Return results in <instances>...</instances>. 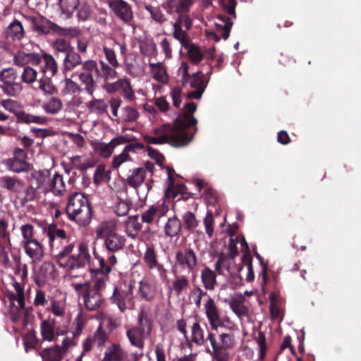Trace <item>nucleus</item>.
Returning <instances> with one entry per match:
<instances>
[{
	"instance_id": "35",
	"label": "nucleus",
	"mask_w": 361,
	"mask_h": 361,
	"mask_svg": "<svg viewBox=\"0 0 361 361\" xmlns=\"http://www.w3.org/2000/svg\"><path fill=\"white\" fill-rule=\"evenodd\" d=\"M39 354L43 361H61L63 352L60 345H55L54 347L44 348Z\"/></svg>"
},
{
	"instance_id": "50",
	"label": "nucleus",
	"mask_w": 361,
	"mask_h": 361,
	"mask_svg": "<svg viewBox=\"0 0 361 361\" xmlns=\"http://www.w3.org/2000/svg\"><path fill=\"white\" fill-rule=\"evenodd\" d=\"M51 78L43 75L39 80V88L45 94L53 95L57 92V88L53 84Z\"/></svg>"
},
{
	"instance_id": "26",
	"label": "nucleus",
	"mask_w": 361,
	"mask_h": 361,
	"mask_svg": "<svg viewBox=\"0 0 361 361\" xmlns=\"http://www.w3.org/2000/svg\"><path fill=\"white\" fill-rule=\"evenodd\" d=\"M25 35L24 27L18 20L12 21L4 32V37L8 42L20 41L24 37Z\"/></svg>"
},
{
	"instance_id": "56",
	"label": "nucleus",
	"mask_w": 361,
	"mask_h": 361,
	"mask_svg": "<svg viewBox=\"0 0 361 361\" xmlns=\"http://www.w3.org/2000/svg\"><path fill=\"white\" fill-rule=\"evenodd\" d=\"M53 48L54 49L55 53H63L65 56L72 49L70 42L64 39L59 38L56 39L53 42Z\"/></svg>"
},
{
	"instance_id": "25",
	"label": "nucleus",
	"mask_w": 361,
	"mask_h": 361,
	"mask_svg": "<svg viewBox=\"0 0 361 361\" xmlns=\"http://www.w3.org/2000/svg\"><path fill=\"white\" fill-rule=\"evenodd\" d=\"M109 92H120L128 101H133L135 99L130 80L127 78L119 79L116 82L110 84Z\"/></svg>"
},
{
	"instance_id": "28",
	"label": "nucleus",
	"mask_w": 361,
	"mask_h": 361,
	"mask_svg": "<svg viewBox=\"0 0 361 361\" xmlns=\"http://www.w3.org/2000/svg\"><path fill=\"white\" fill-rule=\"evenodd\" d=\"M166 169L168 174L169 192L172 193L173 198L178 197L177 200H180V199L187 200L188 197L184 195V190L186 189L185 186L181 184H178L177 186L175 185V179L173 176L175 172L174 169L170 166H167Z\"/></svg>"
},
{
	"instance_id": "46",
	"label": "nucleus",
	"mask_w": 361,
	"mask_h": 361,
	"mask_svg": "<svg viewBox=\"0 0 361 361\" xmlns=\"http://www.w3.org/2000/svg\"><path fill=\"white\" fill-rule=\"evenodd\" d=\"M132 207V202L130 199L123 200L118 197L114 206V212L118 216H126Z\"/></svg>"
},
{
	"instance_id": "3",
	"label": "nucleus",
	"mask_w": 361,
	"mask_h": 361,
	"mask_svg": "<svg viewBox=\"0 0 361 361\" xmlns=\"http://www.w3.org/2000/svg\"><path fill=\"white\" fill-rule=\"evenodd\" d=\"M66 210L70 219L80 225L85 226L91 221V205L87 197L80 192H74L69 196Z\"/></svg>"
},
{
	"instance_id": "12",
	"label": "nucleus",
	"mask_w": 361,
	"mask_h": 361,
	"mask_svg": "<svg viewBox=\"0 0 361 361\" xmlns=\"http://www.w3.org/2000/svg\"><path fill=\"white\" fill-rule=\"evenodd\" d=\"M27 154L25 149L16 147L13 152V157L7 159L4 164L8 171L15 173H29L33 165L27 161Z\"/></svg>"
},
{
	"instance_id": "39",
	"label": "nucleus",
	"mask_w": 361,
	"mask_h": 361,
	"mask_svg": "<svg viewBox=\"0 0 361 361\" xmlns=\"http://www.w3.org/2000/svg\"><path fill=\"white\" fill-rule=\"evenodd\" d=\"M116 227L117 223L114 219L104 221L97 230V236L104 238L111 233H117L116 232Z\"/></svg>"
},
{
	"instance_id": "7",
	"label": "nucleus",
	"mask_w": 361,
	"mask_h": 361,
	"mask_svg": "<svg viewBox=\"0 0 361 361\" xmlns=\"http://www.w3.org/2000/svg\"><path fill=\"white\" fill-rule=\"evenodd\" d=\"M134 284L133 281H124L120 286L114 288L109 300L121 312L128 309L132 310L135 306Z\"/></svg>"
},
{
	"instance_id": "51",
	"label": "nucleus",
	"mask_w": 361,
	"mask_h": 361,
	"mask_svg": "<svg viewBox=\"0 0 361 361\" xmlns=\"http://www.w3.org/2000/svg\"><path fill=\"white\" fill-rule=\"evenodd\" d=\"M188 286V278L186 276H178L172 283V290L176 295H180Z\"/></svg>"
},
{
	"instance_id": "2",
	"label": "nucleus",
	"mask_w": 361,
	"mask_h": 361,
	"mask_svg": "<svg viewBox=\"0 0 361 361\" xmlns=\"http://www.w3.org/2000/svg\"><path fill=\"white\" fill-rule=\"evenodd\" d=\"M106 277L97 276L92 283H80L76 286V290L81 291L84 305L89 311L99 309L104 301L102 292L106 288Z\"/></svg>"
},
{
	"instance_id": "16",
	"label": "nucleus",
	"mask_w": 361,
	"mask_h": 361,
	"mask_svg": "<svg viewBox=\"0 0 361 361\" xmlns=\"http://www.w3.org/2000/svg\"><path fill=\"white\" fill-rule=\"evenodd\" d=\"M30 176L27 177L28 184L27 187L32 188V192L30 197L31 202L35 201L37 197V190L45 188L49 171L47 170L31 169Z\"/></svg>"
},
{
	"instance_id": "10",
	"label": "nucleus",
	"mask_w": 361,
	"mask_h": 361,
	"mask_svg": "<svg viewBox=\"0 0 361 361\" xmlns=\"http://www.w3.org/2000/svg\"><path fill=\"white\" fill-rule=\"evenodd\" d=\"M197 256L191 247H185L176 251L172 273L176 276L186 271L193 272L197 266Z\"/></svg>"
},
{
	"instance_id": "64",
	"label": "nucleus",
	"mask_w": 361,
	"mask_h": 361,
	"mask_svg": "<svg viewBox=\"0 0 361 361\" xmlns=\"http://www.w3.org/2000/svg\"><path fill=\"white\" fill-rule=\"evenodd\" d=\"M37 72L34 68L27 66L25 67L21 75L22 80L27 84H31L36 80Z\"/></svg>"
},
{
	"instance_id": "40",
	"label": "nucleus",
	"mask_w": 361,
	"mask_h": 361,
	"mask_svg": "<svg viewBox=\"0 0 361 361\" xmlns=\"http://www.w3.org/2000/svg\"><path fill=\"white\" fill-rule=\"evenodd\" d=\"M71 162L75 168L80 171H85L94 166V161L86 156H74L71 158Z\"/></svg>"
},
{
	"instance_id": "27",
	"label": "nucleus",
	"mask_w": 361,
	"mask_h": 361,
	"mask_svg": "<svg viewBox=\"0 0 361 361\" xmlns=\"http://www.w3.org/2000/svg\"><path fill=\"white\" fill-rule=\"evenodd\" d=\"M66 191L63 176L55 173L44 188V192H51L56 196H62Z\"/></svg>"
},
{
	"instance_id": "31",
	"label": "nucleus",
	"mask_w": 361,
	"mask_h": 361,
	"mask_svg": "<svg viewBox=\"0 0 361 361\" xmlns=\"http://www.w3.org/2000/svg\"><path fill=\"white\" fill-rule=\"evenodd\" d=\"M83 62L81 55L73 48L67 53L63 60V72L71 71L78 66H82Z\"/></svg>"
},
{
	"instance_id": "21",
	"label": "nucleus",
	"mask_w": 361,
	"mask_h": 361,
	"mask_svg": "<svg viewBox=\"0 0 361 361\" xmlns=\"http://www.w3.org/2000/svg\"><path fill=\"white\" fill-rule=\"evenodd\" d=\"M168 212L169 207L164 203L153 204L142 213L141 221L142 223L151 224L156 218L161 219L166 216Z\"/></svg>"
},
{
	"instance_id": "53",
	"label": "nucleus",
	"mask_w": 361,
	"mask_h": 361,
	"mask_svg": "<svg viewBox=\"0 0 361 361\" xmlns=\"http://www.w3.org/2000/svg\"><path fill=\"white\" fill-rule=\"evenodd\" d=\"M215 271L219 275L224 274V269H226L229 273L231 271V262L228 257L224 254H221L214 265Z\"/></svg>"
},
{
	"instance_id": "29",
	"label": "nucleus",
	"mask_w": 361,
	"mask_h": 361,
	"mask_svg": "<svg viewBox=\"0 0 361 361\" xmlns=\"http://www.w3.org/2000/svg\"><path fill=\"white\" fill-rule=\"evenodd\" d=\"M138 293L141 299L152 301L157 295L156 284L149 280H142L139 282Z\"/></svg>"
},
{
	"instance_id": "36",
	"label": "nucleus",
	"mask_w": 361,
	"mask_h": 361,
	"mask_svg": "<svg viewBox=\"0 0 361 361\" xmlns=\"http://www.w3.org/2000/svg\"><path fill=\"white\" fill-rule=\"evenodd\" d=\"M42 71L44 76L53 77L58 71L57 63L51 55L44 54L42 56Z\"/></svg>"
},
{
	"instance_id": "14",
	"label": "nucleus",
	"mask_w": 361,
	"mask_h": 361,
	"mask_svg": "<svg viewBox=\"0 0 361 361\" xmlns=\"http://www.w3.org/2000/svg\"><path fill=\"white\" fill-rule=\"evenodd\" d=\"M31 22L32 30L39 35H48L51 32H54L61 36L73 35L72 32L74 30L73 29L60 27L45 18L40 19L32 18Z\"/></svg>"
},
{
	"instance_id": "8",
	"label": "nucleus",
	"mask_w": 361,
	"mask_h": 361,
	"mask_svg": "<svg viewBox=\"0 0 361 361\" xmlns=\"http://www.w3.org/2000/svg\"><path fill=\"white\" fill-rule=\"evenodd\" d=\"M0 183L3 188L15 195L16 200L21 206L31 202L32 188L27 187L26 183L19 177L4 176L0 178Z\"/></svg>"
},
{
	"instance_id": "30",
	"label": "nucleus",
	"mask_w": 361,
	"mask_h": 361,
	"mask_svg": "<svg viewBox=\"0 0 361 361\" xmlns=\"http://www.w3.org/2000/svg\"><path fill=\"white\" fill-rule=\"evenodd\" d=\"M44 230L49 238V244L52 247L56 245V239H59L60 241H66L68 238L66 232L63 229L59 228L54 223L44 227Z\"/></svg>"
},
{
	"instance_id": "22",
	"label": "nucleus",
	"mask_w": 361,
	"mask_h": 361,
	"mask_svg": "<svg viewBox=\"0 0 361 361\" xmlns=\"http://www.w3.org/2000/svg\"><path fill=\"white\" fill-rule=\"evenodd\" d=\"M104 239V247L108 255H115L122 250L126 245V238L118 233H111Z\"/></svg>"
},
{
	"instance_id": "59",
	"label": "nucleus",
	"mask_w": 361,
	"mask_h": 361,
	"mask_svg": "<svg viewBox=\"0 0 361 361\" xmlns=\"http://www.w3.org/2000/svg\"><path fill=\"white\" fill-rule=\"evenodd\" d=\"M139 117V112L134 107L127 106L122 109V120L125 122H134Z\"/></svg>"
},
{
	"instance_id": "19",
	"label": "nucleus",
	"mask_w": 361,
	"mask_h": 361,
	"mask_svg": "<svg viewBox=\"0 0 361 361\" xmlns=\"http://www.w3.org/2000/svg\"><path fill=\"white\" fill-rule=\"evenodd\" d=\"M145 169L142 167H130L128 169H122L125 174L124 182L130 187L137 190L145 180Z\"/></svg>"
},
{
	"instance_id": "41",
	"label": "nucleus",
	"mask_w": 361,
	"mask_h": 361,
	"mask_svg": "<svg viewBox=\"0 0 361 361\" xmlns=\"http://www.w3.org/2000/svg\"><path fill=\"white\" fill-rule=\"evenodd\" d=\"M83 90L84 88L82 89L79 84L73 81L71 78H66L63 80V87L61 90V93L63 95H75L80 93Z\"/></svg>"
},
{
	"instance_id": "11",
	"label": "nucleus",
	"mask_w": 361,
	"mask_h": 361,
	"mask_svg": "<svg viewBox=\"0 0 361 361\" xmlns=\"http://www.w3.org/2000/svg\"><path fill=\"white\" fill-rule=\"evenodd\" d=\"M204 311L212 330L217 331L220 327L228 329L233 328V324L229 317H221L220 311L211 297L208 298L204 304Z\"/></svg>"
},
{
	"instance_id": "47",
	"label": "nucleus",
	"mask_w": 361,
	"mask_h": 361,
	"mask_svg": "<svg viewBox=\"0 0 361 361\" xmlns=\"http://www.w3.org/2000/svg\"><path fill=\"white\" fill-rule=\"evenodd\" d=\"M143 260L149 269H153L158 265L157 255L153 246H147L144 254Z\"/></svg>"
},
{
	"instance_id": "42",
	"label": "nucleus",
	"mask_w": 361,
	"mask_h": 361,
	"mask_svg": "<svg viewBox=\"0 0 361 361\" xmlns=\"http://www.w3.org/2000/svg\"><path fill=\"white\" fill-rule=\"evenodd\" d=\"M126 226L128 231V236L135 239L142 229V224L138 221V215L128 216Z\"/></svg>"
},
{
	"instance_id": "57",
	"label": "nucleus",
	"mask_w": 361,
	"mask_h": 361,
	"mask_svg": "<svg viewBox=\"0 0 361 361\" xmlns=\"http://www.w3.org/2000/svg\"><path fill=\"white\" fill-rule=\"evenodd\" d=\"M41 334L43 339L51 341L54 337V325L47 320L41 324Z\"/></svg>"
},
{
	"instance_id": "44",
	"label": "nucleus",
	"mask_w": 361,
	"mask_h": 361,
	"mask_svg": "<svg viewBox=\"0 0 361 361\" xmlns=\"http://www.w3.org/2000/svg\"><path fill=\"white\" fill-rule=\"evenodd\" d=\"M173 37L180 42L182 47H187L188 46V42H190V38L188 35V30H183V27L176 22L173 23Z\"/></svg>"
},
{
	"instance_id": "58",
	"label": "nucleus",
	"mask_w": 361,
	"mask_h": 361,
	"mask_svg": "<svg viewBox=\"0 0 361 361\" xmlns=\"http://www.w3.org/2000/svg\"><path fill=\"white\" fill-rule=\"evenodd\" d=\"M77 9V17L80 20L86 21L90 18L91 7L86 1L80 2Z\"/></svg>"
},
{
	"instance_id": "1",
	"label": "nucleus",
	"mask_w": 361,
	"mask_h": 361,
	"mask_svg": "<svg viewBox=\"0 0 361 361\" xmlns=\"http://www.w3.org/2000/svg\"><path fill=\"white\" fill-rule=\"evenodd\" d=\"M90 259L88 246L85 243H80L77 247L74 243H68L63 247V252L57 263L59 267L71 272L89 265Z\"/></svg>"
},
{
	"instance_id": "24",
	"label": "nucleus",
	"mask_w": 361,
	"mask_h": 361,
	"mask_svg": "<svg viewBox=\"0 0 361 361\" xmlns=\"http://www.w3.org/2000/svg\"><path fill=\"white\" fill-rule=\"evenodd\" d=\"M56 268L50 262H43L35 273V282L38 286H43L47 280L54 278Z\"/></svg>"
},
{
	"instance_id": "62",
	"label": "nucleus",
	"mask_w": 361,
	"mask_h": 361,
	"mask_svg": "<svg viewBox=\"0 0 361 361\" xmlns=\"http://www.w3.org/2000/svg\"><path fill=\"white\" fill-rule=\"evenodd\" d=\"M230 307L231 308L233 312L238 316H245L247 314L248 310L243 304V301L241 299H233L230 302Z\"/></svg>"
},
{
	"instance_id": "5",
	"label": "nucleus",
	"mask_w": 361,
	"mask_h": 361,
	"mask_svg": "<svg viewBox=\"0 0 361 361\" xmlns=\"http://www.w3.org/2000/svg\"><path fill=\"white\" fill-rule=\"evenodd\" d=\"M178 72L181 75L182 86L184 87L190 82V87L195 89L188 92L186 97L189 99H200L207 85V82H205L204 80V73L201 71H198L190 75L189 73L188 64L185 61L181 62Z\"/></svg>"
},
{
	"instance_id": "23",
	"label": "nucleus",
	"mask_w": 361,
	"mask_h": 361,
	"mask_svg": "<svg viewBox=\"0 0 361 361\" xmlns=\"http://www.w3.org/2000/svg\"><path fill=\"white\" fill-rule=\"evenodd\" d=\"M22 246L26 255L33 262H40L44 257L43 245L37 240L22 241Z\"/></svg>"
},
{
	"instance_id": "37",
	"label": "nucleus",
	"mask_w": 361,
	"mask_h": 361,
	"mask_svg": "<svg viewBox=\"0 0 361 361\" xmlns=\"http://www.w3.org/2000/svg\"><path fill=\"white\" fill-rule=\"evenodd\" d=\"M116 67H113L103 61L99 62V78L105 81L112 80L117 78L118 73L116 71Z\"/></svg>"
},
{
	"instance_id": "55",
	"label": "nucleus",
	"mask_w": 361,
	"mask_h": 361,
	"mask_svg": "<svg viewBox=\"0 0 361 361\" xmlns=\"http://www.w3.org/2000/svg\"><path fill=\"white\" fill-rule=\"evenodd\" d=\"M87 108L90 112L103 114L106 111L107 105L103 99H94L87 103Z\"/></svg>"
},
{
	"instance_id": "43",
	"label": "nucleus",
	"mask_w": 361,
	"mask_h": 361,
	"mask_svg": "<svg viewBox=\"0 0 361 361\" xmlns=\"http://www.w3.org/2000/svg\"><path fill=\"white\" fill-rule=\"evenodd\" d=\"M92 147L96 153L104 158L109 157L114 149L110 142L109 143H104L99 141L93 142L92 143Z\"/></svg>"
},
{
	"instance_id": "15",
	"label": "nucleus",
	"mask_w": 361,
	"mask_h": 361,
	"mask_svg": "<svg viewBox=\"0 0 361 361\" xmlns=\"http://www.w3.org/2000/svg\"><path fill=\"white\" fill-rule=\"evenodd\" d=\"M142 353H128L119 343H112L106 348L102 361H138Z\"/></svg>"
},
{
	"instance_id": "20",
	"label": "nucleus",
	"mask_w": 361,
	"mask_h": 361,
	"mask_svg": "<svg viewBox=\"0 0 361 361\" xmlns=\"http://www.w3.org/2000/svg\"><path fill=\"white\" fill-rule=\"evenodd\" d=\"M197 110V105L194 102H188L185 104L183 114L176 119V123L178 126L186 131L188 128L195 126V130H197L196 124L197 119L192 114Z\"/></svg>"
},
{
	"instance_id": "54",
	"label": "nucleus",
	"mask_w": 361,
	"mask_h": 361,
	"mask_svg": "<svg viewBox=\"0 0 361 361\" xmlns=\"http://www.w3.org/2000/svg\"><path fill=\"white\" fill-rule=\"evenodd\" d=\"M217 18L222 21L224 25H219L216 24V25L221 28L222 33L221 36L222 38L226 40L228 38L230 32L231 30L232 26H233V21L232 18L225 15H219Z\"/></svg>"
},
{
	"instance_id": "13",
	"label": "nucleus",
	"mask_w": 361,
	"mask_h": 361,
	"mask_svg": "<svg viewBox=\"0 0 361 361\" xmlns=\"http://www.w3.org/2000/svg\"><path fill=\"white\" fill-rule=\"evenodd\" d=\"M0 88L4 94L16 97L20 94L23 87L20 82L18 81V74L15 69L4 68L0 71Z\"/></svg>"
},
{
	"instance_id": "60",
	"label": "nucleus",
	"mask_w": 361,
	"mask_h": 361,
	"mask_svg": "<svg viewBox=\"0 0 361 361\" xmlns=\"http://www.w3.org/2000/svg\"><path fill=\"white\" fill-rule=\"evenodd\" d=\"M145 8L146 11L150 13L152 18L154 21L162 24L166 20L164 13L159 7H154L151 5H146Z\"/></svg>"
},
{
	"instance_id": "63",
	"label": "nucleus",
	"mask_w": 361,
	"mask_h": 361,
	"mask_svg": "<svg viewBox=\"0 0 361 361\" xmlns=\"http://www.w3.org/2000/svg\"><path fill=\"white\" fill-rule=\"evenodd\" d=\"M131 161V157L123 150L120 154L114 157L111 161V167L113 169H118L123 164Z\"/></svg>"
},
{
	"instance_id": "38",
	"label": "nucleus",
	"mask_w": 361,
	"mask_h": 361,
	"mask_svg": "<svg viewBox=\"0 0 361 361\" xmlns=\"http://www.w3.org/2000/svg\"><path fill=\"white\" fill-rule=\"evenodd\" d=\"M181 229V223L176 216L169 218L164 226V233L168 237H175L178 235Z\"/></svg>"
},
{
	"instance_id": "4",
	"label": "nucleus",
	"mask_w": 361,
	"mask_h": 361,
	"mask_svg": "<svg viewBox=\"0 0 361 361\" xmlns=\"http://www.w3.org/2000/svg\"><path fill=\"white\" fill-rule=\"evenodd\" d=\"M219 341L214 333L208 332L207 340L209 341L212 352L210 353L213 361H230V350L235 345V336L232 334L221 333L219 334Z\"/></svg>"
},
{
	"instance_id": "9",
	"label": "nucleus",
	"mask_w": 361,
	"mask_h": 361,
	"mask_svg": "<svg viewBox=\"0 0 361 361\" xmlns=\"http://www.w3.org/2000/svg\"><path fill=\"white\" fill-rule=\"evenodd\" d=\"M99 63L95 60L88 59L83 62L80 71L74 73L73 75L78 78L86 93L93 96L97 89L95 78H99Z\"/></svg>"
},
{
	"instance_id": "17",
	"label": "nucleus",
	"mask_w": 361,
	"mask_h": 361,
	"mask_svg": "<svg viewBox=\"0 0 361 361\" xmlns=\"http://www.w3.org/2000/svg\"><path fill=\"white\" fill-rule=\"evenodd\" d=\"M108 5L114 14L123 23L130 25L133 19L131 6L123 0H109Z\"/></svg>"
},
{
	"instance_id": "52",
	"label": "nucleus",
	"mask_w": 361,
	"mask_h": 361,
	"mask_svg": "<svg viewBox=\"0 0 361 361\" xmlns=\"http://www.w3.org/2000/svg\"><path fill=\"white\" fill-rule=\"evenodd\" d=\"M191 341L197 345H202L205 341L204 331L199 322H195L191 329Z\"/></svg>"
},
{
	"instance_id": "18",
	"label": "nucleus",
	"mask_w": 361,
	"mask_h": 361,
	"mask_svg": "<svg viewBox=\"0 0 361 361\" xmlns=\"http://www.w3.org/2000/svg\"><path fill=\"white\" fill-rule=\"evenodd\" d=\"M93 255L99 261V267L97 269H94L92 271V273H94V277L97 276H105L106 277V280L108 279L107 275L111 271L112 267L114 266L117 263V259L115 255H108L106 257L100 256L95 249L93 250Z\"/></svg>"
},
{
	"instance_id": "33",
	"label": "nucleus",
	"mask_w": 361,
	"mask_h": 361,
	"mask_svg": "<svg viewBox=\"0 0 361 361\" xmlns=\"http://www.w3.org/2000/svg\"><path fill=\"white\" fill-rule=\"evenodd\" d=\"M17 123L30 124L36 123L39 125H45L48 122V119L45 116H36L20 110L16 113Z\"/></svg>"
},
{
	"instance_id": "49",
	"label": "nucleus",
	"mask_w": 361,
	"mask_h": 361,
	"mask_svg": "<svg viewBox=\"0 0 361 361\" xmlns=\"http://www.w3.org/2000/svg\"><path fill=\"white\" fill-rule=\"evenodd\" d=\"M184 48L188 49V58L193 64H198L203 59L204 54L197 45L188 42V46Z\"/></svg>"
},
{
	"instance_id": "48",
	"label": "nucleus",
	"mask_w": 361,
	"mask_h": 361,
	"mask_svg": "<svg viewBox=\"0 0 361 361\" xmlns=\"http://www.w3.org/2000/svg\"><path fill=\"white\" fill-rule=\"evenodd\" d=\"M42 109L48 114H56L62 109V102L59 98L52 97L42 105Z\"/></svg>"
},
{
	"instance_id": "34",
	"label": "nucleus",
	"mask_w": 361,
	"mask_h": 361,
	"mask_svg": "<svg viewBox=\"0 0 361 361\" xmlns=\"http://www.w3.org/2000/svg\"><path fill=\"white\" fill-rule=\"evenodd\" d=\"M216 272L207 267L201 271V281L206 290H213L217 286Z\"/></svg>"
},
{
	"instance_id": "61",
	"label": "nucleus",
	"mask_w": 361,
	"mask_h": 361,
	"mask_svg": "<svg viewBox=\"0 0 361 361\" xmlns=\"http://www.w3.org/2000/svg\"><path fill=\"white\" fill-rule=\"evenodd\" d=\"M48 311L51 312L55 316L63 317L66 311V304L64 301L52 300L51 307Z\"/></svg>"
},
{
	"instance_id": "32",
	"label": "nucleus",
	"mask_w": 361,
	"mask_h": 361,
	"mask_svg": "<svg viewBox=\"0 0 361 361\" xmlns=\"http://www.w3.org/2000/svg\"><path fill=\"white\" fill-rule=\"evenodd\" d=\"M144 334L142 327L134 326L126 331V336L130 344L140 350H142L145 346Z\"/></svg>"
},
{
	"instance_id": "6",
	"label": "nucleus",
	"mask_w": 361,
	"mask_h": 361,
	"mask_svg": "<svg viewBox=\"0 0 361 361\" xmlns=\"http://www.w3.org/2000/svg\"><path fill=\"white\" fill-rule=\"evenodd\" d=\"M153 133L156 136L165 137L166 143L176 147L186 146L192 139V136L180 128L176 123L173 126L164 124L154 128Z\"/></svg>"
},
{
	"instance_id": "45",
	"label": "nucleus",
	"mask_w": 361,
	"mask_h": 361,
	"mask_svg": "<svg viewBox=\"0 0 361 361\" xmlns=\"http://www.w3.org/2000/svg\"><path fill=\"white\" fill-rule=\"evenodd\" d=\"M79 0H59V4L61 13L71 18L79 5Z\"/></svg>"
}]
</instances>
